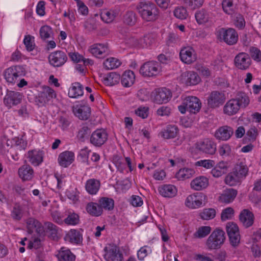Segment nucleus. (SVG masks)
<instances>
[{
    "mask_svg": "<svg viewBox=\"0 0 261 261\" xmlns=\"http://www.w3.org/2000/svg\"><path fill=\"white\" fill-rule=\"evenodd\" d=\"M138 12L142 18L146 21H153L158 18L159 9L151 3H140L137 6Z\"/></svg>",
    "mask_w": 261,
    "mask_h": 261,
    "instance_id": "nucleus-1",
    "label": "nucleus"
},
{
    "mask_svg": "<svg viewBox=\"0 0 261 261\" xmlns=\"http://www.w3.org/2000/svg\"><path fill=\"white\" fill-rule=\"evenodd\" d=\"M201 103L196 97L190 96L186 97L182 102L181 105L178 107L179 111L181 114H185L189 111L191 114H196L200 110Z\"/></svg>",
    "mask_w": 261,
    "mask_h": 261,
    "instance_id": "nucleus-2",
    "label": "nucleus"
},
{
    "mask_svg": "<svg viewBox=\"0 0 261 261\" xmlns=\"http://www.w3.org/2000/svg\"><path fill=\"white\" fill-rule=\"evenodd\" d=\"M225 232L221 229L216 228L208 238L206 245L210 249L220 248L225 240Z\"/></svg>",
    "mask_w": 261,
    "mask_h": 261,
    "instance_id": "nucleus-3",
    "label": "nucleus"
},
{
    "mask_svg": "<svg viewBox=\"0 0 261 261\" xmlns=\"http://www.w3.org/2000/svg\"><path fill=\"white\" fill-rule=\"evenodd\" d=\"M218 38L229 45L236 44L238 40L237 31L232 28L225 29L222 28L217 31Z\"/></svg>",
    "mask_w": 261,
    "mask_h": 261,
    "instance_id": "nucleus-4",
    "label": "nucleus"
},
{
    "mask_svg": "<svg viewBox=\"0 0 261 261\" xmlns=\"http://www.w3.org/2000/svg\"><path fill=\"white\" fill-rule=\"evenodd\" d=\"M195 147L198 150L210 155L215 154L216 151V144L209 138H204L197 142Z\"/></svg>",
    "mask_w": 261,
    "mask_h": 261,
    "instance_id": "nucleus-5",
    "label": "nucleus"
},
{
    "mask_svg": "<svg viewBox=\"0 0 261 261\" xmlns=\"http://www.w3.org/2000/svg\"><path fill=\"white\" fill-rule=\"evenodd\" d=\"M226 230L229 238L230 244L236 247L240 242V234L238 225L234 222H229L226 224Z\"/></svg>",
    "mask_w": 261,
    "mask_h": 261,
    "instance_id": "nucleus-6",
    "label": "nucleus"
},
{
    "mask_svg": "<svg viewBox=\"0 0 261 261\" xmlns=\"http://www.w3.org/2000/svg\"><path fill=\"white\" fill-rule=\"evenodd\" d=\"M56 94L55 91L49 87H45L43 91L40 92L35 99V103L39 107L43 106L51 99L55 98Z\"/></svg>",
    "mask_w": 261,
    "mask_h": 261,
    "instance_id": "nucleus-7",
    "label": "nucleus"
},
{
    "mask_svg": "<svg viewBox=\"0 0 261 261\" xmlns=\"http://www.w3.org/2000/svg\"><path fill=\"white\" fill-rule=\"evenodd\" d=\"M160 71L159 64L155 61L146 62L141 66L140 69V73L145 77L156 76Z\"/></svg>",
    "mask_w": 261,
    "mask_h": 261,
    "instance_id": "nucleus-8",
    "label": "nucleus"
},
{
    "mask_svg": "<svg viewBox=\"0 0 261 261\" xmlns=\"http://www.w3.org/2000/svg\"><path fill=\"white\" fill-rule=\"evenodd\" d=\"M66 53L62 50H57L51 53L48 56L49 64L55 67L62 66L67 61Z\"/></svg>",
    "mask_w": 261,
    "mask_h": 261,
    "instance_id": "nucleus-9",
    "label": "nucleus"
},
{
    "mask_svg": "<svg viewBox=\"0 0 261 261\" xmlns=\"http://www.w3.org/2000/svg\"><path fill=\"white\" fill-rule=\"evenodd\" d=\"M108 134L103 128L97 129L92 133L90 137V142L96 147H100L108 140Z\"/></svg>",
    "mask_w": 261,
    "mask_h": 261,
    "instance_id": "nucleus-10",
    "label": "nucleus"
},
{
    "mask_svg": "<svg viewBox=\"0 0 261 261\" xmlns=\"http://www.w3.org/2000/svg\"><path fill=\"white\" fill-rule=\"evenodd\" d=\"M234 63L237 68L245 70L249 68L252 61L247 53L241 52L236 56Z\"/></svg>",
    "mask_w": 261,
    "mask_h": 261,
    "instance_id": "nucleus-11",
    "label": "nucleus"
},
{
    "mask_svg": "<svg viewBox=\"0 0 261 261\" xmlns=\"http://www.w3.org/2000/svg\"><path fill=\"white\" fill-rule=\"evenodd\" d=\"M206 198V196L202 193H196L189 195L186 200V205L191 208H197L200 207L203 200Z\"/></svg>",
    "mask_w": 261,
    "mask_h": 261,
    "instance_id": "nucleus-12",
    "label": "nucleus"
},
{
    "mask_svg": "<svg viewBox=\"0 0 261 261\" xmlns=\"http://www.w3.org/2000/svg\"><path fill=\"white\" fill-rule=\"evenodd\" d=\"M225 100V96L223 93L218 91H212L207 98V105L212 108H216L222 105Z\"/></svg>",
    "mask_w": 261,
    "mask_h": 261,
    "instance_id": "nucleus-13",
    "label": "nucleus"
},
{
    "mask_svg": "<svg viewBox=\"0 0 261 261\" xmlns=\"http://www.w3.org/2000/svg\"><path fill=\"white\" fill-rule=\"evenodd\" d=\"M6 91V94L4 98V102L7 106L11 107L19 103L22 99V95L18 92L9 91L4 89Z\"/></svg>",
    "mask_w": 261,
    "mask_h": 261,
    "instance_id": "nucleus-14",
    "label": "nucleus"
},
{
    "mask_svg": "<svg viewBox=\"0 0 261 261\" xmlns=\"http://www.w3.org/2000/svg\"><path fill=\"white\" fill-rule=\"evenodd\" d=\"M171 97L172 93L170 90L166 88H162L155 91L153 100L158 104H162L168 102Z\"/></svg>",
    "mask_w": 261,
    "mask_h": 261,
    "instance_id": "nucleus-15",
    "label": "nucleus"
},
{
    "mask_svg": "<svg viewBox=\"0 0 261 261\" xmlns=\"http://www.w3.org/2000/svg\"><path fill=\"white\" fill-rule=\"evenodd\" d=\"M22 74V68L20 66H14L5 70V78L10 83H15L19 76Z\"/></svg>",
    "mask_w": 261,
    "mask_h": 261,
    "instance_id": "nucleus-16",
    "label": "nucleus"
},
{
    "mask_svg": "<svg viewBox=\"0 0 261 261\" xmlns=\"http://www.w3.org/2000/svg\"><path fill=\"white\" fill-rule=\"evenodd\" d=\"M180 81L187 86L195 85L199 83L200 78L195 72L186 71L181 74Z\"/></svg>",
    "mask_w": 261,
    "mask_h": 261,
    "instance_id": "nucleus-17",
    "label": "nucleus"
},
{
    "mask_svg": "<svg viewBox=\"0 0 261 261\" xmlns=\"http://www.w3.org/2000/svg\"><path fill=\"white\" fill-rule=\"evenodd\" d=\"M238 194L237 190L232 188H228L223 191L218 197V201L220 203L228 204L232 202Z\"/></svg>",
    "mask_w": 261,
    "mask_h": 261,
    "instance_id": "nucleus-18",
    "label": "nucleus"
},
{
    "mask_svg": "<svg viewBox=\"0 0 261 261\" xmlns=\"http://www.w3.org/2000/svg\"><path fill=\"white\" fill-rule=\"evenodd\" d=\"M233 134L232 127L227 125L220 127L215 133V137L217 139L226 141L228 140Z\"/></svg>",
    "mask_w": 261,
    "mask_h": 261,
    "instance_id": "nucleus-19",
    "label": "nucleus"
},
{
    "mask_svg": "<svg viewBox=\"0 0 261 261\" xmlns=\"http://www.w3.org/2000/svg\"><path fill=\"white\" fill-rule=\"evenodd\" d=\"M44 153L43 151L34 149L27 153L29 161L34 166H39L43 160Z\"/></svg>",
    "mask_w": 261,
    "mask_h": 261,
    "instance_id": "nucleus-20",
    "label": "nucleus"
},
{
    "mask_svg": "<svg viewBox=\"0 0 261 261\" xmlns=\"http://www.w3.org/2000/svg\"><path fill=\"white\" fill-rule=\"evenodd\" d=\"M74 160V154L72 151H65L61 153L58 157V161L59 165L62 167H67Z\"/></svg>",
    "mask_w": 261,
    "mask_h": 261,
    "instance_id": "nucleus-21",
    "label": "nucleus"
},
{
    "mask_svg": "<svg viewBox=\"0 0 261 261\" xmlns=\"http://www.w3.org/2000/svg\"><path fill=\"white\" fill-rule=\"evenodd\" d=\"M194 52L192 48L185 47L182 48L179 54L181 60L183 62L188 64L193 63L196 59Z\"/></svg>",
    "mask_w": 261,
    "mask_h": 261,
    "instance_id": "nucleus-22",
    "label": "nucleus"
},
{
    "mask_svg": "<svg viewBox=\"0 0 261 261\" xmlns=\"http://www.w3.org/2000/svg\"><path fill=\"white\" fill-rule=\"evenodd\" d=\"M74 115L81 120H87L91 114V108L87 106H76L73 108Z\"/></svg>",
    "mask_w": 261,
    "mask_h": 261,
    "instance_id": "nucleus-23",
    "label": "nucleus"
},
{
    "mask_svg": "<svg viewBox=\"0 0 261 261\" xmlns=\"http://www.w3.org/2000/svg\"><path fill=\"white\" fill-rule=\"evenodd\" d=\"M241 108L234 98H232L227 101L223 107V112L228 116H232L236 114Z\"/></svg>",
    "mask_w": 261,
    "mask_h": 261,
    "instance_id": "nucleus-24",
    "label": "nucleus"
},
{
    "mask_svg": "<svg viewBox=\"0 0 261 261\" xmlns=\"http://www.w3.org/2000/svg\"><path fill=\"white\" fill-rule=\"evenodd\" d=\"M90 52L97 58H102L108 54V48L107 45L103 44H94L90 46Z\"/></svg>",
    "mask_w": 261,
    "mask_h": 261,
    "instance_id": "nucleus-25",
    "label": "nucleus"
},
{
    "mask_svg": "<svg viewBox=\"0 0 261 261\" xmlns=\"http://www.w3.org/2000/svg\"><path fill=\"white\" fill-rule=\"evenodd\" d=\"M239 218L243 226L246 228L250 227L253 224L254 215L248 210H243L240 214Z\"/></svg>",
    "mask_w": 261,
    "mask_h": 261,
    "instance_id": "nucleus-26",
    "label": "nucleus"
},
{
    "mask_svg": "<svg viewBox=\"0 0 261 261\" xmlns=\"http://www.w3.org/2000/svg\"><path fill=\"white\" fill-rule=\"evenodd\" d=\"M56 256L59 261H75L76 258L70 250L65 247H62L58 251Z\"/></svg>",
    "mask_w": 261,
    "mask_h": 261,
    "instance_id": "nucleus-27",
    "label": "nucleus"
},
{
    "mask_svg": "<svg viewBox=\"0 0 261 261\" xmlns=\"http://www.w3.org/2000/svg\"><path fill=\"white\" fill-rule=\"evenodd\" d=\"M160 194L164 197L172 198L177 193L176 187L172 185H164L159 187Z\"/></svg>",
    "mask_w": 261,
    "mask_h": 261,
    "instance_id": "nucleus-28",
    "label": "nucleus"
},
{
    "mask_svg": "<svg viewBox=\"0 0 261 261\" xmlns=\"http://www.w3.org/2000/svg\"><path fill=\"white\" fill-rule=\"evenodd\" d=\"M208 185V179L204 176H199L195 178L191 182L192 189L196 191H200L206 188Z\"/></svg>",
    "mask_w": 261,
    "mask_h": 261,
    "instance_id": "nucleus-29",
    "label": "nucleus"
},
{
    "mask_svg": "<svg viewBox=\"0 0 261 261\" xmlns=\"http://www.w3.org/2000/svg\"><path fill=\"white\" fill-rule=\"evenodd\" d=\"M44 229V234L47 233L49 237L53 240H56L58 238V227L51 222L44 221L42 224Z\"/></svg>",
    "mask_w": 261,
    "mask_h": 261,
    "instance_id": "nucleus-30",
    "label": "nucleus"
},
{
    "mask_svg": "<svg viewBox=\"0 0 261 261\" xmlns=\"http://www.w3.org/2000/svg\"><path fill=\"white\" fill-rule=\"evenodd\" d=\"M64 239L71 243L78 244L82 242V235L76 229H71L65 236Z\"/></svg>",
    "mask_w": 261,
    "mask_h": 261,
    "instance_id": "nucleus-31",
    "label": "nucleus"
},
{
    "mask_svg": "<svg viewBox=\"0 0 261 261\" xmlns=\"http://www.w3.org/2000/svg\"><path fill=\"white\" fill-rule=\"evenodd\" d=\"M105 256L107 261H121L123 258L122 254L116 246H113L107 251Z\"/></svg>",
    "mask_w": 261,
    "mask_h": 261,
    "instance_id": "nucleus-32",
    "label": "nucleus"
},
{
    "mask_svg": "<svg viewBox=\"0 0 261 261\" xmlns=\"http://www.w3.org/2000/svg\"><path fill=\"white\" fill-rule=\"evenodd\" d=\"M27 225L30 231H33L32 229H35L36 231L39 235L44 234V229L42 227V224L37 220L33 218H30L27 221Z\"/></svg>",
    "mask_w": 261,
    "mask_h": 261,
    "instance_id": "nucleus-33",
    "label": "nucleus"
},
{
    "mask_svg": "<svg viewBox=\"0 0 261 261\" xmlns=\"http://www.w3.org/2000/svg\"><path fill=\"white\" fill-rule=\"evenodd\" d=\"M34 171L29 165H24L18 170L19 177L23 180H30L33 177Z\"/></svg>",
    "mask_w": 261,
    "mask_h": 261,
    "instance_id": "nucleus-34",
    "label": "nucleus"
},
{
    "mask_svg": "<svg viewBox=\"0 0 261 261\" xmlns=\"http://www.w3.org/2000/svg\"><path fill=\"white\" fill-rule=\"evenodd\" d=\"M100 186V183L99 180L94 178H91L86 181L85 188L88 193L94 195L97 193Z\"/></svg>",
    "mask_w": 261,
    "mask_h": 261,
    "instance_id": "nucleus-35",
    "label": "nucleus"
},
{
    "mask_svg": "<svg viewBox=\"0 0 261 261\" xmlns=\"http://www.w3.org/2000/svg\"><path fill=\"white\" fill-rule=\"evenodd\" d=\"M83 89L84 87L80 83H74L69 90L68 95L71 98H78L83 95Z\"/></svg>",
    "mask_w": 261,
    "mask_h": 261,
    "instance_id": "nucleus-36",
    "label": "nucleus"
},
{
    "mask_svg": "<svg viewBox=\"0 0 261 261\" xmlns=\"http://www.w3.org/2000/svg\"><path fill=\"white\" fill-rule=\"evenodd\" d=\"M178 130L177 127L175 125H168L160 135L166 139L174 138L177 135Z\"/></svg>",
    "mask_w": 261,
    "mask_h": 261,
    "instance_id": "nucleus-37",
    "label": "nucleus"
},
{
    "mask_svg": "<svg viewBox=\"0 0 261 261\" xmlns=\"http://www.w3.org/2000/svg\"><path fill=\"white\" fill-rule=\"evenodd\" d=\"M135 76L133 71L131 70L125 71L121 77V84L125 87L131 86L134 83Z\"/></svg>",
    "mask_w": 261,
    "mask_h": 261,
    "instance_id": "nucleus-38",
    "label": "nucleus"
},
{
    "mask_svg": "<svg viewBox=\"0 0 261 261\" xmlns=\"http://www.w3.org/2000/svg\"><path fill=\"white\" fill-rule=\"evenodd\" d=\"M131 39L134 42V45L143 48L150 46L153 42V39L150 35H145L139 40H137L135 38H132Z\"/></svg>",
    "mask_w": 261,
    "mask_h": 261,
    "instance_id": "nucleus-39",
    "label": "nucleus"
},
{
    "mask_svg": "<svg viewBox=\"0 0 261 261\" xmlns=\"http://www.w3.org/2000/svg\"><path fill=\"white\" fill-rule=\"evenodd\" d=\"M242 180L245 178L248 172L247 166L243 162L237 164L232 170Z\"/></svg>",
    "mask_w": 261,
    "mask_h": 261,
    "instance_id": "nucleus-40",
    "label": "nucleus"
},
{
    "mask_svg": "<svg viewBox=\"0 0 261 261\" xmlns=\"http://www.w3.org/2000/svg\"><path fill=\"white\" fill-rule=\"evenodd\" d=\"M86 210L88 214L94 217L100 216L103 211L100 204L95 202H89L86 206Z\"/></svg>",
    "mask_w": 261,
    "mask_h": 261,
    "instance_id": "nucleus-41",
    "label": "nucleus"
},
{
    "mask_svg": "<svg viewBox=\"0 0 261 261\" xmlns=\"http://www.w3.org/2000/svg\"><path fill=\"white\" fill-rule=\"evenodd\" d=\"M234 100L239 104L241 108H246L250 103V98L246 93L243 92H239L236 94Z\"/></svg>",
    "mask_w": 261,
    "mask_h": 261,
    "instance_id": "nucleus-42",
    "label": "nucleus"
},
{
    "mask_svg": "<svg viewBox=\"0 0 261 261\" xmlns=\"http://www.w3.org/2000/svg\"><path fill=\"white\" fill-rule=\"evenodd\" d=\"M101 20L107 23L112 22L115 18L116 15L113 10L103 9L100 14Z\"/></svg>",
    "mask_w": 261,
    "mask_h": 261,
    "instance_id": "nucleus-43",
    "label": "nucleus"
},
{
    "mask_svg": "<svg viewBox=\"0 0 261 261\" xmlns=\"http://www.w3.org/2000/svg\"><path fill=\"white\" fill-rule=\"evenodd\" d=\"M136 14L132 11H128L123 16V22L126 25L133 26L137 22Z\"/></svg>",
    "mask_w": 261,
    "mask_h": 261,
    "instance_id": "nucleus-44",
    "label": "nucleus"
},
{
    "mask_svg": "<svg viewBox=\"0 0 261 261\" xmlns=\"http://www.w3.org/2000/svg\"><path fill=\"white\" fill-rule=\"evenodd\" d=\"M13 145V139L10 140L5 137L2 138L0 141V153L2 154H6Z\"/></svg>",
    "mask_w": 261,
    "mask_h": 261,
    "instance_id": "nucleus-45",
    "label": "nucleus"
},
{
    "mask_svg": "<svg viewBox=\"0 0 261 261\" xmlns=\"http://www.w3.org/2000/svg\"><path fill=\"white\" fill-rule=\"evenodd\" d=\"M101 209L103 208L107 211H111L114 207V200L111 198L103 197L98 200Z\"/></svg>",
    "mask_w": 261,
    "mask_h": 261,
    "instance_id": "nucleus-46",
    "label": "nucleus"
},
{
    "mask_svg": "<svg viewBox=\"0 0 261 261\" xmlns=\"http://www.w3.org/2000/svg\"><path fill=\"white\" fill-rule=\"evenodd\" d=\"M120 75L115 72H111L103 77V81L106 86H112L119 83Z\"/></svg>",
    "mask_w": 261,
    "mask_h": 261,
    "instance_id": "nucleus-47",
    "label": "nucleus"
},
{
    "mask_svg": "<svg viewBox=\"0 0 261 261\" xmlns=\"http://www.w3.org/2000/svg\"><path fill=\"white\" fill-rule=\"evenodd\" d=\"M194 173V169L184 168L178 171L176 174V176L179 180H185L191 177Z\"/></svg>",
    "mask_w": 261,
    "mask_h": 261,
    "instance_id": "nucleus-48",
    "label": "nucleus"
},
{
    "mask_svg": "<svg viewBox=\"0 0 261 261\" xmlns=\"http://www.w3.org/2000/svg\"><path fill=\"white\" fill-rule=\"evenodd\" d=\"M195 16L199 24L205 23L208 22L210 18L208 13L203 9L197 11L195 13Z\"/></svg>",
    "mask_w": 261,
    "mask_h": 261,
    "instance_id": "nucleus-49",
    "label": "nucleus"
},
{
    "mask_svg": "<svg viewBox=\"0 0 261 261\" xmlns=\"http://www.w3.org/2000/svg\"><path fill=\"white\" fill-rule=\"evenodd\" d=\"M104 67L107 70H112L118 68L121 65V62L116 58H110L103 63Z\"/></svg>",
    "mask_w": 261,
    "mask_h": 261,
    "instance_id": "nucleus-50",
    "label": "nucleus"
},
{
    "mask_svg": "<svg viewBox=\"0 0 261 261\" xmlns=\"http://www.w3.org/2000/svg\"><path fill=\"white\" fill-rule=\"evenodd\" d=\"M216 215V211L213 208H204L201 212L200 213L199 216L200 218L204 220H211L214 218Z\"/></svg>",
    "mask_w": 261,
    "mask_h": 261,
    "instance_id": "nucleus-51",
    "label": "nucleus"
},
{
    "mask_svg": "<svg viewBox=\"0 0 261 261\" xmlns=\"http://www.w3.org/2000/svg\"><path fill=\"white\" fill-rule=\"evenodd\" d=\"M249 56L254 61L259 62L261 61V50L257 47L253 46H250L248 49Z\"/></svg>",
    "mask_w": 261,
    "mask_h": 261,
    "instance_id": "nucleus-52",
    "label": "nucleus"
},
{
    "mask_svg": "<svg viewBox=\"0 0 261 261\" xmlns=\"http://www.w3.org/2000/svg\"><path fill=\"white\" fill-rule=\"evenodd\" d=\"M241 181L240 178L233 171L229 173L225 178V184L230 186H235Z\"/></svg>",
    "mask_w": 261,
    "mask_h": 261,
    "instance_id": "nucleus-53",
    "label": "nucleus"
},
{
    "mask_svg": "<svg viewBox=\"0 0 261 261\" xmlns=\"http://www.w3.org/2000/svg\"><path fill=\"white\" fill-rule=\"evenodd\" d=\"M90 133V128L88 126L83 125L79 129L77 135V137L80 141L84 142L85 138H88Z\"/></svg>",
    "mask_w": 261,
    "mask_h": 261,
    "instance_id": "nucleus-54",
    "label": "nucleus"
},
{
    "mask_svg": "<svg viewBox=\"0 0 261 261\" xmlns=\"http://www.w3.org/2000/svg\"><path fill=\"white\" fill-rule=\"evenodd\" d=\"M11 217L15 220H20L23 216V211L21 206L17 203H15L11 212Z\"/></svg>",
    "mask_w": 261,
    "mask_h": 261,
    "instance_id": "nucleus-55",
    "label": "nucleus"
},
{
    "mask_svg": "<svg viewBox=\"0 0 261 261\" xmlns=\"http://www.w3.org/2000/svg\"><path fill=\"white\" fill-rule=\"evenodd\" d=\"M211 231V227L207 226H201L198 228L194 233L195 237L202 238L207 236Z\"/></svg>",
    "mask_w": 261,
    "mask_h": 261,
    "instance_id": "nucleus-56",
    "label": "nucleus"
},
{
    "mask_svg": "<svg viewBox=\"0 0 261 261\" xmlns=\"http://www.w3.org/2000/svg\"><path fill=\"white\" fill-rule=\"evenodd\" d=\"M204 0H184V3L186 7L191 10L201 7Z\"/></svg>",
    "mask_w": 261,
    "mask_h": 261,
    "instance_id": "nucleus-57",
    "label": "nucleus"
},
{
    "mask_svg": "<svg viewBox=\"0 0 261 261\" xmlns=\"http://www.w3.org/2000/svg\"><path fill=\"white\" fill-rule=\"evenodd\" d=\"M12 139L13 142L14 143L13 147L16 148V149L21 151L24 150L26 148L27 146V142L22 138L15 137Z\"/></svg>",
    "mask_w": 261,
    "mask_h": 261,
    "instance_id": "nucleus-58",
    "label": "nucleus"
},
{
    "mask_svg": "<svg viewBox=\"0 0 261 261\" xmlns=\"http://www.w3.org/2000/svg\"><path fill=\"white\" fill-rule=\"evenodd\" d=\"M79 216L77 214L73 213H70L67 218L64 220V222L67 225H75L79 222Z\"/></svg>",
    "mask_w": 261,
    "mask_h": 261,
    "instance_id": "nucleus-59",
    "label": "nucleus"
},
{
    "mask_svg": "<svg viewBox=\"0 0 261 261\" xmlns=\"http://www.w3.org/2000/svg\"><path fill=\"white\" fill-rule=\"evenodd\" d=\"M234 211L231 207H228L222 210L221 214V219L222 221H225L228 219H231L234 216Z\"/></svg>",
    "mask_w": 261,
    "mask_h": 261,
    "instance_id": "nucleus-60",
    "label": "nucleus"
},
{
    "mask_svg": "<svg viewBox=\"0 0 261 261\" xmlns=\"http://www.w3.org/2000/svg\"><path fill=\"white\" fill-rule=\"evenodd\" d=\"M39 33L41 39L45 40L49 38L53 34L52 29L48 25H44L40 28Z\"/></svg>",
    "mask_w": 261,
    "mask_h": 261,
    "instance_id": "nucleus-61",
    "label": "nucleus"
},
{
    "mask_svg": "<svg viewBox=\"0 0 261 261\" xmlns=\"http://www.w3.org/2000/svg\"><path fill=\"white\" fill-rule=\"evenodd\" d=\"M59 126L62 129H67L71 123V120L68 116H61L58 119Z\"/></svg>",
    "mask_w": 261,
    "mask_h": 261,
    "instance_id": "nucleus-62",
    "label": "nucleus"
},
{
    "mask_svg": "<svg viewBox=\"0 0 261 261\" xmlns=\"http://www.w3.org/2000/svg\"><path fill=\"white\" fill-rule=\"evenodd\" d=\"M34 38L31 35L26 36L23 40V43L28 51H32L35 47Z\"/></svg>",
    "mask_w": 261,
    "mask_h": 261,
    "instance_id": "nucleus-63",
    "label": "nucleus"
},
{
    "mask_svg": "<svg viewBox=\"0 0 261 261\" xmlns=\"http://www.w3.org/2000/svg\"><path fill=\"white\" fill-rule=\"evenodd\" d=\"M174 16L179 19H184L188 16L187 10L183 7L176 8L174 11Z\"/></svg>",
    "mask_w": 261,
    "mask_h": 261,
    "instance_id": "nucleus-64",
    "label": "nucleus"
}]
</instances>
